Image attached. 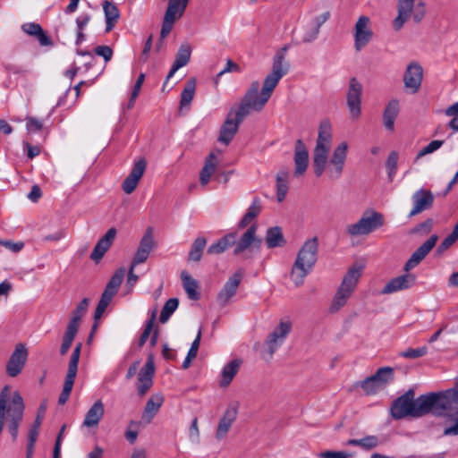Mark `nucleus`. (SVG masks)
Returning a JSON list of instances; mask_svg holds the SVG:
<instances>
[{"instance_id": "f257e3e1", "label": "nucleus", "mask_w": 458, "mask_h": 458, "mask_svg": "<svg viewBox=\"0 0 458 458\" xmlns=\"http://www.w3.org/2000/svg\"><path fill=\"white\" fill-rule=\"evenodd\" d=\"M453 410L458 411V389L432 392L415 398V390L410 388L392 402L390 414L394 420L418 419L430 412L441 416Z\"/></svg>"}, {"instance_id": "f03ea898", "label": "nucleus", "mask_w": 458, "mask_h": 458, "mask_svg": "<svg viewBox=\"0 0 458 458\" xmlns=\"http://www.w3.org/2000/svg\"><path fill=\"white\" fill-rule=\"evenodd\" d=\"M259 82L252 81L244 94L239 106L233 112H229L227 118L221 126L218 141L229 145L239 130V126L251 110L259 112L263 109L269 98L259 93Z\"/></svg>"}, {"instance_id": "7ed1b4c3", "label": "nucleus", "mask_w": 458, "mask_h": 458, "mask_svg": "<svg viewBox=\"0 0 458 458\" xmlns=\"http://www.w3.org/2000/svg\"><path fill=\"white\" fill-rule=\"evenodd\" d=\"M9 396V386H5L0 393V434L3 431L4 424V416H7V428L12 436L13 441L15 442L18 437V429L23 420V412L25 409L23 398L18 391L13 394L11 402L7 406V399Z\"/></svg>"}, {"instance_id": "20e7f679", "label": "nucleus", "mask_w": 458, "mask_h": 458, "mask_svg": "<svg viewBox=\"0 0 458 458\" xmlns=\"http://www.w3.org/2000/svg\"><path fill=\"white\" fill-rule=\"evenodd\" d=\"M318 250L317 237L307 240L300 249L291 271V278L296 286L302 285L304 278L316 264Z\"/></svg>"}, {"instance_id": "39448f33", "label": "nucleus", "mask_w": 458, "mask_h": 458, "mask_svg": "<svg viewBox=\"0 0 458 458\" xmlns=\"http://www.w3.org/2000/svg\"><path fill=\"white\" fill-rule=\"evenodd\" d=\"M397 11L398 14L393 21V27L395 30H400L411 17L416 23L424 19L426 4L423 1L415 4V0H398Z\"/></svg>"}, {"instance_id": "423d86ee", "label": "nucleus", "mask_w": 458, "mask_h": 458, "mask_svg": "<svg viewBox=\"0 0 458 458\" xmlns=\"http://www.w3.org/2000/svg\"><path fill=\"white\" fill-rule=\"evenodd\" d=\"M287 50L288 47L284 46L276 52L273 60L272 72L267 74L264 80L260 93L267 98H270L279 81L287 73L289 70V64L284 62L285 53Z\"/></svg>"}, {"instance_id": "0eeeda50", "label": "nucleus", "mask_w": 458, "mask_h": 458, "mask_svg": "<svg viewBox=\"0 0 458 458\" xmlns=\"http://www.w3.org/2000/svg\"><path fill=\"white\" fill-rule=\"evenodd\" d=\"M361 274V267L353 266L348 269L331 303V312H336L345 305L347 300L354 291Z\"/></svg>"}, {"instance_id": "6e6552de", "label": "nucleus", "mask_w": 458, "mask_h": 458, "mask_svg": "<svg viewBox=\"0 0 458 458\" xmlns=\"http://www.w3.org/2000/svg\"><path fill=\"white\" fill-rule=\"evenodd\" d=\"M384 216L381 213L372 211L369 216L364 214L360 219L346 227V232L352 236L369 234L371 232L382 227Z\"/></svg>"}, {"instance_id": "1a4fd4ad", "label": "nucleus", "mask_w": 458, "mask_h": 458, "mask_svg": "<svg viewBox=\"0 0 458 458\" xmlns=\"http://www.w3.org/2000/svg\"><path fill=\"white\" fill-rule=\"evenodd\" d=\"M82 344L78 343L72 351L70 358L67 373L64 378L63 390L58 398V403L64 405L68 401L71 392L73 387L74 379L77 375L78 364L80 360V355L81 351Z\"/></svg>"}, {"instance_id": "9d476101", "label": "nucleus", "mask_w": 458, "mask_h": 458, "mask_svg": "<svg viewBox=\"0 0 458 458\" xmlns=\"http://www.w3.org/2000/svg\"><path fill=\"white\" fill-rule=\"evenodd\" d=\"M257 225L254 224L250 225L247 231L240 237L239 241H235V248L233 255L239 256L243 254L244 259H249L250 256L248 253L252 251H259L262 239L257 237Z\"/></svg>"}, {"instance_id": "9b49d317", "label": "nucleus", "mask_w": 458, "mask_h": 458, "mask_svg": "<svg viewBox=\"0 0 458 458\" xmlns=\"http://www.w3.org/2000/svg\"><path fill=\"white\" fill-rule=\"evenodd\" d=\"M361 94L362 85L356 78H352L347 91V106L353 119H357L360 115Z\"/></svg>"}, {"instance_id": "f8f14e48", "label": "nucleus", "mask_w": 458, "mask_h": 458, "mask_svg": "<svg viewBox=\"0 0 458 458\" xmlns=\"http://www.w3.org/2000/svg\"><path fill=\"white\" fill-rule=\"evenodd\" d=\"M155 362L153 354H149L145 365L138 374V394L140 396L145 395L153 385V377L155 375Z\"/></svg>"}, {"instance_id": "ddd939ff", "label": "nucleus", "mask_w": 458, "mask_h": 458, "mask_svg": "<svg viewBox=\"0 0 458 458\" xmlns=\"http://www.w3.org/2000/svg\"><path fill=\"white\" fill-rule=\"evenodd\" d=\"M28 358V351L23 344H18L12 353L7 365L6 373L12 377H17L23 369Z\"/></svg>"}, {"instance_id": "4468645a", "label": "nucleus", "mask_w": 458, "mask_h": 458, "mask_svg": "<svg viewBox=\"0 0 458 458\" xmlns=\"http://www.w3.org/2000/svg\"><path fill=\"white\" fill-rule=\"evenodd\" d=\"M422 79V66L417 62L410 63L403 74L404 88L411 93H417L420 88Z\"/></svg>"}, {"instance_id": "2eb2a0df", "label": "nucleus", "mask_w": 458, "mask_h": 458, "mask_svg": "<svg viewBox=\"0 0 458 458\" xmlns=\"http://www.w3.org/2000/svg\"><path fill=\"white\" fill-rule=\"evenodd\" d=\"M292 328L291 323L280 322L272 333H270L266 340L267 352L269 358H272L278 347L284 343V339L290 333Z\"/></svg>"}, {"instance_id": "dca6fc26", "label": "nucleus", "mask_w": 458, "mask_h": 458, "mask_svg": "<svg viewBox=\"0 0 458 458\" xmlns=\"http://www.w3.org/2000/svg\"><path fill=\"white\" fill-rule=\"evenodd\" d=\"M437 240L438 236L432 234L411 254V258L406 261L403 270L409 272L411 269L417 267L435 247Z\"/></svg>"}, {"instance_id": "f3484780", "label": "nucleus", "mask_w": 458, "mask_h": 458, "mask_svg": "<svg viewBox=\"0 0 458 458\" xmlns=\"http://www.w3.org/2000/svg\"><path fill=\"white\" fill-rule=\"evenodd\" d=\"M369 18L368 16H360L354 27V47L357 51L363 48L372 38V30L369 29Z\"/></svg>"}, {"instance_id": "a211bd4d", "label": "nucleus", "mask_w": 458, "mask_h": 458, "mask_svg": "<svg viewBox=\"0 0 458 458\" xmlns=\"http://www.w3.org/2000/svg\"><path fill=\"white\" fill-rule=\"evenodd\" d=\"M147 162L145 158H140L134 163L130 174L123 180L122 184V189L126 194H131L135 191L140 178L144 174Z\"/></svg>"}, {"instance_id": "6ab92c4d", "label": "nucleus", "mask_w": 458, "mask_h": 458, "mask_svg": "<svg viewBox=\"0 0 458 458\" xmlns=\"http://www.w3.org/2000/svg\"><path fill=\"white\" fill-rule=\"evenodd\" d=\"M242 276L243 272L242 270H238L228 278L217 295V301L220 305L225 306L230 299L235 295Z\"/></svg>"}, {"instance_id": "aec40b11", "label": "nucleus", "mask_w": 458, "mask_h": 458, "mask_svg": "<svg viewBox=\"0 0 458 458\" xmlns=\"http://www.w3.org/2000/svg\"><path fill=\"white\" fill-rule=\"evenodd\" d=\"M414 206L409 214V217H412L424 210L429 209L434 202L433 193L425 189H420L412 195Z\"/></svg>"}, {"instance_id": "412c9836", "label": "nucleus", "mask_w": 458, "mask_h": 458, "mask_svg": "<svg viewBox=\"0 0 458 458\" xmlns=\"http://www.w3.org/2000/svg\"><path fill=\"white\" fill-rule=\"evenodd\" d=\"M117 231L114 227L108 229L105 235L102 236L95 245L90 254V259L96 263H98L112 246Z\"/></svg>"}, {"instance_id": "4be33fe9", "label": "nucleus", "mask_w": 458, "mask_h": 458, "mask_svg": "<svg viewBox=\"0 0 458 458\" xmlns=\"http://www.w3.org/2000/svg\"><path fill=\"white\" fill-rule=\"evenodd\" d=\"M347 149L348 144L345 141L339 144L334 149L333 155L330 158V165L333 166V168H330L328 172L331 173L335 178H339L343 173L347 157Z\"/></svg>"}, {"instance_id": "5701e85b", "label": "nucleus", "mask_w": 458, "mask_h": 458, "mask_svg": "<svg viewBox=\"0 0 458 458\" xmlns=\"http://www.w3.org/2000/svg\"><path fill=\"white\" fill-rule=\"evenodd\" d=\"M416 276L406 273L391 279L382 289V293L389 294L397 291L406 290L415 284Z\"/></svg>"}, {"instance_id": "b1692460", "label": "nucleus", "mask_w": 458, "mask_h": 458, "mask_svg": "<svg viewBox=\"0 0 458 458\" xmlns=\"http://www.w3.org/2000/svg\"><path fill=\"white\" fill-rule=\"evenodd\" d=\"M294 176L299 177L304 174L309 165V153L301 140H297L294 148Z\"/></svg>"}, {"instance_id": "393cba45", "label": "nucleus", "mask_w": 458, "mask_h": 458, "mask_svg": "<svg viewBox=\"0 0 458 458\" xmlns=\"http://www.w3.org/2000/svg\"><path fill=\"white\" fill-rule=\"evenodd\" d=\"M238 413V405L230 404L228 408L225 410L223 417L220 419L217 429H216V438L222 439L225 437L227 432L229 431L232 424L236 420Z\"/></svg>"}, {"instance_id": "a878e982", "label": "nucleus", "mask_w": 458, "mask_h": 458, "mask_svg": "<svg viewBox=\"0 0 458 458\" xmlns=\"http://www.w3.org/2000/svg\"><path fill=\"white\" fill-rule=\"evenodd\" d=\"M191 47L188 43H183L180 46L176 55L174 62L172 65L170 72H168L165 82L164 83V87L165 86L167 81L174 76L177 70L185 66L191 59Z\"/></svg>"}, {"instance_id": "bb28decb", "label": "nucleus", "mask_w": 458, "mask_h": 458, "mask_svg": "<svg viewBox=\"0 0 458 458\" xmlns=\"http://www.w3.org/2000/svg\"><path fill=\"white\" fill-rule=\"evenodd\" d=\"M237 239V233L232 232L228 233L220 239H218L216 242L210 244L207 250V254L208 255H218L224 253L226 250L235 244V240Z\"/></svg>"}, {"instance_id": "cd10ccee", "label": "nucleus", "mask_w": 458, "mask_h": 458, "mask_svg": "<svg viewBox=\"0 0 458 458\" xmlns=\"http://www.w3.org/2000/svg\"><path fill=\"white\" fill-rule=\"evenodd\" d=\"M105 406L101 400L96 401L85 415L82 425L87 428L97 427L104 416Z\"/></svg>"}, {"instance_id": "c85d7f7f", "label": "nucleus", "mask_w": 458, "mask_h": 458, "mask_svg": "<svg viewBox=\"0 0 458 458\" xmlns=\"http://www.w3.org/2000/svg\"><path fill=\"white\" fill-rule=\"evenodd\" d=\"M400 111L399 101L397 99L390 100L383 112V124L389 131L394 130V122Z\"/></svg>"}, {"instance_id": "c756f323", "label": "nucleus", "mask_w": 458, "mask_h": 458, "mask_svg": "<svg viewBox=\"0 0 458 458\" xmlns=\"http://www.w3.org/2000/svg\"><path fill=\"white\" fill-rule=\"evenodd\" d=\"M330 148L315 147L313 153L314 174L317 177L323 174L328 159Z\"/></svg>"}, {"instance_id": "7c9ffc66", "label": "nucleus", "mask_w": 458, "mask_h": 458, "mask_svg": "<svg viewBox=\"0 0 458 458\" xmlns=\"http://www.w3.org/2000/svg\"><path fill=\"white\" fill-rule=\"evenodd\" d=\"M370 381L381 390L386 387L388 383L394 381V373L391 367L379 368L374 375L369 376Z\"/></svg>"}, {"instance_id": "2f4dec72", "label": "nucleus", "mask_w": 458, "mask_h": 458, "mask_svg": "<svg viewBox=\"0 0 458 458\" xmlns=\"http://www.w3.org/2000/svg\"><path fill=\"white\" fill-rule=\"evenodd\" d=\"M164 403V396L161 394L152 395L147 402L142 418L149 423L154 416L158 412Z\"/></svg>"}, {"instance_id": "473e14b6", "label": "nucleus", "mask_w": 458, "mask_h": 458, "mask_svg": "<svg viewBox=\"0 0 458 458\" xmlns=\"http://www.w3.org/2000/svg\"><path fill=\"white\" fill-rule=\"evenodd\" d=\"M241 364V360L234 359L223 368L219 384L221 387H227L231 384L233 377L238 373Z\"/></svg>"}, {"instance_id": "72a5a7b5", "label": "nucleus", "mask_w": 458, "mask_h": 458, "mask_svg": "<svg viewBox=\"0 0 458 458\" xmlns=\"http://www.w3.org/2000/svg\"><path fill=\"white\" fill-rule=\"evenodd\" d=\"M332 141V125L329 120L321 121L318 127V135L316 147L330 148Z\"/></svg>"}, {"instance_id": "f704fd0d", "label": "nucleus", "mask_w": 458, "mask_h": 458, "mask_svg": "<svg viewBox=\"0 0 458 458\" xmlns=\"http://www.w3.org/2000/svg\"><path fill=\"white\" fill-rule=\"evenodd\" d=\"M265 242L268 249L284 247L286 243L280 226H273L267 230Z\"/></svg>"}, {"instance_id": "c9c22d12", "label": "nucleus", "mask_w": 458, "mask_h": 458, "mask_svg": "<svg viewBox=\"0 0 458 458\" xmlns=\"http://www.w3.org/2000/svg\"><path fill=\"white\" fill-rule=\"evenodd\" d=\"M103 9L106 18V32H110L115 26L120 17V13L117 6L109 1L103 3Z\"/></svg>"}, {"instance_id": "e433bc0d", "label": "nucleus", "mask_w": 458, "mask_h": 458, "mask_svg": "<svg viewBox=\"0 0 458 458\" xmlns=\"http://www.w3.org/2000/svg\"><path fill=\"white\" fill-rule=\"evenodd\" d=\"M216 168V157L214 153H210L205 159L204 166L199 173L200 184L205 186L208 183L212 174Z\"/></svg>"}, {"instance_id": "4c0bfd02", "label": "nucleus", "mask_w": 458, "mask_h": 458, "mask_svg": "<svg viewBox=\"0 0 458 458\" xmlns=\"http://www.w3.org/2000/svg\"><path fill=\"white\" fill-rule=\"evenodd\" d=\"M183 288L189 297L193 301H198L200 298V293L198 292L199 284L198 282L190 276L186 271L181 273Z\"/></svg>"}, {"instance_id": "58836bf2", "label": "nucleus", "mask_w": 458, "mask_h": 458, "mask_svg": "<svg viewBox=\"0 0 458 458\" xmlns=\"http://www.w3.org/2000/svg\"><path fill=\"white\" fill-rule=\"evenodd\" d=\"M206 245L207 239L204 236L197 237L191 245V249L188 253V261L199 262L202 259Z\"/></svg>"}, {"instance_id": "ea45409f", "label": "nucleus", "mask_w": 458, "mask_h": 458, "mask_svg": "<svg viewBox=\"0 0 458 458\" xmlns=\"http://www.w3.org/2000/svg\"><path fill=\"white\" fill-rule=\"evenodd\" d=\"M379 445V439L377 436L369 435L360 439H349L344 445L359 446L365 451H370Z\"/></svg>"}, {"instance_id": "a19ab883", "label": "nucleus", "mask_w": 458, "mask_h": 458, "mask_svg": "<svg viewBox=\"0 0 458 458\" xmlns=\"http://www.w3.org/2000/svg\"><path fill=\"white\" fill-rule=\"evenodd\" d=\"M89 300L88 298H84L81 300V301L78 304L76 309L72 311V317L68 323V327L79 329L81 319L86 313L89 307Z\"/></svg>"}, {"instance_id": "79ce46f5", "label": "nucleus", "mask_w": 458, "mask_h": 458, "mask_svg": "<svg viewBox=\"0 0 458 458\" xmlns=\"http://www.w3.org/2000/svg\"><path fill=\"white\" fill-rule=\"evenodd\" d=\"M196 80L191 78L187 81L186 85L181 94L180 106L184 107L190 106L195 94Z\"/></svg>"}, {"instance_id": "37998d69", "label": "nucleus", "mask_w": 458, "mask_h": 458, "mask_svg": "<svg viewBox=\"0 0 458 458\" xmlns=\"http://www.w3.org/2000/svg\"><path fill=\"white\" fill-rule=\"evenodd\" d=\"M124 275L125 269L123 267L118 268L106 284L105 290L115 295L121 286Z\"/></svg>"}, {"instance_id": "c03bdc74", "label": "nucleus", "mask_w": 458, "mask_h": 458, "mask_svg": "<svg viewBox=\"0 0 458 458\" xmlns=\"http://www.w3.org/2000/svg\"><path fill=\"white\" fill-rule=\"evenodd\" d=\"M46 410L45 405H41L39 407L38 413L31 426V428L29 430V436H28V442L31 444H36L38 437L39 435V428L43 421V415L40 414V412L44 413Z\"/></svg>"}, {"instance_id": "a18cd8bd", "label": "nucleus", "mask_w": 458, "mask_h": 458, "mask_svg": "<svg viewBox=\"0 0 458 458\" xmlns=\"http://www.w3.org/2000/svg\"><path fill=\"white\" fill-rule=\"evenodd\" d=\"M179 305V300L177 298H171L167 300L161 310L160 316H159V321L161 323H165L171 315L175 311V310L178 308Z\"/></svg>"}, {"instance_id": "49530a36", "label": "nucleus", "mask_w": 458, "mask_h": 458, "mask_svg": "<svg viewBox=\"0 0 458 458\" xmlns=\"http://www.w3.org/2000/svg\"><path fill=\"white\" fill-rule=\"evenodd\" d=\"M190 0H169L166 13L182 17Z\"/></svg>"}, {"instance_id": "de8ad7c7", "label": "nucleus", "mask_w": 458, "mask_h": 458, "mask_svg": "<svg viewBox=\"0 0 458 458\" xmlns=\"http://www.w3.org/2000/svg\"><path fill=\"white\" fill-rule=\"evenodd\" d=\"M180 18L181 17H178L174 14H171L166 12L165 13L162 28L160 31V42H162L164 38H165L168 36V34L171 32L173 29L174 23Z\"/></svg>"}, {"instance_id": "09e8293b", "label": "nucleus", "mask_w": 458, "mask_h": 458, "mask_svg": "<svg viewBox=\"0 0 458 458\" xmlns=\"http://www.w3.org/2000/svg\"><path fill=\"white\" fill-rule=\"evenodd\" d=\"M77 332H78V329H75L73 327L67 326V328H66V331L63 337V342H62V344L60 347V354L61 355L64 356L68 352Z\"/></svg>"}, {"instance_id": "8fccbe9b", "label": "nucleus", "mask_w": 458, "mask_h": 458, "mask_svg": "<svg viewBox=\"0 0 458 458\" xmlns=\"http://www.w3.org/2000/svg\"><path fill=\"white\" fill-rule=\"evenodd\" d=\"M360 387L366 395L376 394L380 389L376 386L375 383L370 381V377H368L364 380L354 383L351 388V391L356 387Z\"/></svg>"}, {"instance_id": "3c124183", "label": "nucleus", "mask_w": 458, "mask_h": 458, "mask_svg": "<svg viewBox=\"0 0 458 458\" xmlns=\"http://www.w3.org/2000/svg\"><path fill=\"white\" fill-rule=\"evenodd\" d=\"M155 246L153 228L148 227L144 233L143 237L141 238L139 249L146 250L150 253L151 250Z\"/></svg>"}, {"instance_id": "603ef678", "label": "nucleus", "mask_w": 458, "mask_h": 458, "mask_svg": "<svg viewBox=\"0 0 458 458\" xmlns=\"http://www.w3.org/2000/svg\"><path fill=\"white\" fill-rule=\"evenodd\" d=\"M156 318H157V310H153L149 319L146 323L145 328H144L142 334L140 335L139 342H138L139 347L143 346L145 344V343L147 342L148 338L149 337V335L153 330Z\"/></svg>"}, {"instance_id": "864d4df0", "label": "nucleus", "mask_w": 458, "mask_h": 458, "mask_svg": "<svg viewBox=\"0 0 458 458\" xmlns=\"http://www.w3.org/2000/svg\"><path fill=\"white\" fill-rule=\"evenodd\" d=\"M398 153L396 151L390 152L386 162L387 176L390 182L393 181L397 171Z\"/></svg>"}, {"instance_id": "5fc2aeb1", "label": "nucleus", "mask_w": 458, "mask_h": 458, "mask_svg": "<svg viewBox=\"0 0 458 458\" xmlns=\"http://www.w3.org/2000/svg\"><path fill=\"white\" fill-rule=\"evenodd\" d=\"M458 239V231H456L454 228L453 229V232L446 236L442 242L438 245L437 253L442 254L445 251H446Z\"/></svg>"}, {"instance_id": "6e6d98bb", "label": "nucleus", "mask_w": 458, "mask_h": 458, "mask_svg": "<svg viewBox=\"0 0 458 458\" xmlns=\"http://www.w3.org/2000/svg\"><path fill=\"white\" fill-rule=\"evenodd\" d=\"M444 144V140H432L429 144L424 147L416 156L415 161H418L422 157L433 153L437 150Z\"/></svg>"}, {"instance_id": "4d7b16f0", "label": "nucleus", "mask_w": 458, "mask_h": 458, "mask_svg": "<svg viewBox=\"0 0 458 458\" xmlns=\"http://www.w3.org/2000/svg\"><path fill=\"white\" fill-rule=\"evenodd\" d=\"M428 352V348L426 346H422L420 348L412 349L409 348L404 352H402L400 355L403 358L407 359H417L426 355Z\"/></svg>"}, {"instance_id": "13d9d810", "label": "nucleus", "mask_w": 458, "mask_h": 458, "mask_svg": "<svg viewBox=\"0 0 458 458\" xmlns=\"http://www.w3.org/2000/svg\"><path fill=\"white\" fill-rule=\"evenodd\" d=\"M4 67L6 72L17 74L23 79H26L30 73V71L27 68L12 64H5Z\"/></svg>"}, {"instance_id": "bf43d9fd", "label": "nucleus", "mask_w": 458, "mask_h": 458, "mask_svg": "<svg viewBox=\"0 0 458 458\" xmlns=\"http://www.w3.org/2000/svg\"><path fill=\"white\" fill-rule=\"evenodd\" d=\"M354 453L344 451H326L319 454V458H352Z\"/></svg>"}, {"instance_id": "052dcab7", "label": "nucleus", "mask_w": 458, "mask_h": 458, "mask_svg": "<svg viewBox=\"0 0 458 458\" xmlns=\"http://www.w3.org/2000/svg\"><path fill=\"white\" fill-rule=\"evenodd\" d=\"M25 120L28 132L39 131L43 129V123L38 119L32 116H27Z\"/></svg>"}, {"instance_id": "680f3d73", "label": "nucleus", "mask_w": 458, "mask_h": 458, "mask_svg": "<svg viewBox=\"0 0 458 458\" xmlns=\"http://www.w3.org/2000/svg\"><path fill=\"white\" fill-rule=\"evenodd\" d=\"M319 30L318 27L312 25L310 28L306 29L301 35L302 43H310L315 40L318 35Z\"/></svg>"}, {"instance_id": "e2e57ef3", "label": "nucleus", "mask_w": 458, "mask_h": 458, "mask_svg": "<svg viewBox=\"0 0 458 458\" xmlns=\"http://www.w3.org/2000/svg\"><path fill=\"white\" fill-rule=\"evenodd\" d=\"M0 245L10 250L13 253H18L24 248L23 242H13V241L10 240L0 239Z\"/></svg>"}, {"instance_id": "0e129e2a", "label": "nucleus", "mask_w": 458, "mask_h": 458, "mask_svg": "<svg viewBox=\"0 0 458 458\" xmlns=\"http://www.w3.org/2000/svg\"><path fill=\"white\" fill-rule=\"evenodd\" d=\"M432 225H433V220L431 218H428L424 222L417 225L412 229L411 233H421L427 234V233H430V231L432 230Z\"/></svg>"}, {"instance_id": "69168bd1", "label": "nucleus", "mask_w": 458, "mask_h": 458, "mask_svg": "<svg viewBox=\"0 0 458 458\" xmlns=\"http://www.w3.org/2000/svg\"><path fill=\"white\" fill-rule=\"evenodd\" d=\"M262 206L260 199L259 198H255L246 213H248V216H251L254 219L259 215Z\"/></svg>"}, {"instance_id": "338daca9", "label": "nucleus", "mask_w": 458, "mask_h": 458, "mask_svg": "<svg viewBox=\"0 0 458 458\" xmlns=\"http://www.w3.org/2000/svg\"><path fill=\"white\" fill-rule=\"evenodd\" d=\"M95 53L98 55H100L104 58L106 62H108L112 59L113 50L108 46H98L95 48Z\"/></svg>"}, {"instance_id": "774afa93", "label": "nucleus", "mask_w": 458, "mask_h": 458, "mask_svg": "<svg viewBox=\"0 0 458 458\" xmlns=\"http://www.w3.org/2000/svg\"><path fill=\"white\" fill-rule=\"evenodd\" d=\"M41 26L38 23L28 22L21 26L22 30L30 36L35 37L37 33L41 31Z\"/></svg>"}]
</instances>
